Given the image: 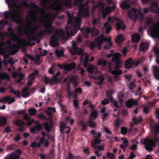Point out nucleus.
<instances>
[{
  "label": "nucleus",
  "instance_id": "34",
  "mask_svg": "<svg viewBox=\"0 0 159 159\" xmlns=\"http://www.w3.org/2000/svg\"><path fill=\"white\" fill-rule=\"evenodd\" d=\"M121 55L120 53L116 52L113 55L112 61L113 62H117L120 61V57Z\"/></svg>",
  "mask_w": 159,
  "mask_h": 159
},
{
  "label": "nucleus",
  "instance_id": "28",
  "mask_svg": "<svg viewBox=\"0 0 159 159\" xmlns=\"http://www.w3.org/2000/svg\"><path fill=\"white\" fill-rule=\"evenodd\" d=\"M80 30L82 32L84 31L83 33V35L86 38L89 37V33H91L90 29L89 27L86 28L85 29L82 28Z\"/></svg>",
  "mask_w": 159,
  "mask_h": 159
},
{
  "label": "nucleus",
  "instance_id": "32",
  "mask_svg": "<svg viewBox=\"0 0 159 159\" xmlns=\"http://www.w3.org/2000/svg\"><path fill=\"white\" fill-rule=\"evenodd\" d=\"M90 30L91 34L92 37H95L99 34V30L95 27H93Z\"/></svg>",
  "mask_w": 159,
  "mask_h": 159
},
{
  "label": "nucleus",
  "instance_id": "5",
  "mask_svg": "<svg viewBox=\"0 0 159 159\" xmlns=\"http://www.w3.org/2000/svg\"><path fill=\"white\" fill-rule=\"evenodd\" d=\"M27 26L29 30H25L24 33L25 35L27 37L28 40L30 41H36L37 39V37L34 36V34L39 28V25H36L34 27H32L31 23H29L27 24Z\"/></svg>",
  "mask_w": 159,
  "mask_h": 159
},
{
  "label": "nucleus",
  "instance_id": "1",
  "mask_svg": "<svg viewBox=\"0 0 159 159\" xmlns=\"http://www.w3.org/2000/svg\"><path fill=\"white\" fill-rule=\"evenodd\" d=\"M9 7L13 9L10 10L9 12L8 11L4 12V16L5 19L10 18L11 20L16 23L21 24L22 20L19 17V12L18 10L20 8V6H18L17 0H6Z\"/></svg>",
  "mask_w": 159,
  "mask_h": 159
},
{
  "label": "nucleus",
  "instance_id": "57",
  "mask_svg": "<svg viewBox=\"0 0 159 159\" xmlns=\"http://www.w3.org/2000/svg\"><path fill=\"white\" fill-rule=\"evenodd\" d=\"M43 125L44 126L45 130L48 132H50V126L48 122H46L43 124Z\"/></svg>",
  "mask_w": 159,
  "mask_h": 159
},
{
  "label": "nucleus",
  "instance_id": "50",
  "mask_svg": "<svg viewBox=\"0 0 159 159\" xmlns=\"http://www.w3.org/2000/svg\"><path fill=\"white\" fill-rule=\"evenodd\" d=\"M10 92L11 93H13L15 95H17L19 98L20 97V93L19 91H15L13 89H11L10 90Z\"/></svg>",
  "mask_w": 159,
  "mask_h": 159
},
{
  "label": "nucleus",
  "instance_id": "61",
  "mask_svg": "<svg viewBox=\"0 0 159 159\" xmlns=\"http://www.w3.org/2000/svg\"><path fill=\"white\" fill-rule=\"evenodd\" d=\"M89 126L91 128H94L96 126V123L93 121L92 119H90L89 121Z\"/></svg>",
  "mask_w": 159,
  "mask_h": 159
},
{
  "label": "nucleus",
  "instance_id": "63",
  "mask_svg": "<svg viewBox=\"0 0 159 159\" xmlns=\"http://www.w3.org/2000/svg\"><path fill=\"white\" fill-rule=\"evenodd\" d=\"M107 157L111 158V159H115L114 154L113 153L108 152L107 154Z\"/></svg>",
  "mask_w": 159,
  "mask_h": 159
},
{
  "label": "nucleus",
  "instance_id": "24",
  "mask_svg": "<svg viewBox=\"0 0 159 159\" xmlns=\"http://www.w3.org/2000/svg\"><path fill=\"white\" fill-rule=\"evenodd\" d=\"M131 6L129 0H125L121 3L120 6L122 9H129Z\"/></svg>",
  "mask_w": 159,
  "mask_h": 159
},
{
  "label": "nucleus",
  "instance_id": "30",
  "mask_svg": "<svg viewBox=\"0 0 159 159\" xmlns=\"http://www.w3.org/2000/svg\"><path fill=\"white\" fill-rule=\"evenodd\" d=\"M51 31L50 30H45L38 32L37 35L40 37H43V36L46 35V34H51Z\"/></svg>",
  "mask_w": 159,
  "mask_h": 159
},
{
  "label": "nucleus",
  "instance_id": "60",
  "mask_svg": "<svg viewBox=\"0 0 159 159\" xmlns=\"http://www.w3.org/2000/svg\"><path fill=\"white\" fill-rule=\"evenodd\" d=\"M36 110L34 108H31L28 110V112L30 115L33 116L35 114Z\"/></svg>",
  "mask_w": 159,
  "mask_h": 159
},
{
  "label": "nucleus",
  "instance_id": "44",
  "mask_svg": "<svg viewBox=\"0 0 159 159\" xmlns=\"http://www.w3.org/2000/svg\"><path fill=\"white\" fill-rule=\"evenodd\" d=\"M104 26L106 28V33L107 34H108L111 30V26L108 23V22H105L104 24Z\"/></svg>",
  "mask_w": 159,
  "mask_h": 159
},
{
  "label": "nucleus",
  "instance_id": "4",
  "mask_svg": "<svg viewBox=\"0 0 159 159\" xmlns=\"http://www.w3.org/2000/svg\"><path fill=\"white\" fill-rule=\"evenodd\" d=\"M152 20L151 19H148L144 23L145 26L149 28V32L152 37L159 38V24H157L151 26Z\"/></svg>",
  "mask_w": 159,
  "mask_h": 159
},
{
  "label": "nucleus",
  "instance_id": "37",
  "mask_svg": "<svg viewBox=\"0 0 159 159\" xmlns=\"http://www.w3.org/2000/svg\"><path fill=\"white\" fill-rule=\"evenodd\" d=\"M90 133L93 135V137L96 138L95 139H100L101 137L102 134L99 132H96L95 130L92 129Z\"/></svg>",
  "mask_w": 159,
  "mask_h": 159
},
{
  "label": "nucleus",
  "instance_id": "21",
  "mask_svg": "<svg viewBox=\"0 0 159 159\" xmlns=\"http://www.w3.org/2000/svg\"><path fill=\"white\" fill-rule=\"evenodd\" d=\"M158 5L156 2H153L151 4L150 7V10L153 13L157 14L159 13V10L157 9Z\"/></svg>",
  "mask_w": 159,
  "mask_h": 159
},
{
  "label": "nucleus",
  "instance_id": "2",
  "mask_svg": "<svg viewBox=\"0 0 159 159\" xmlns=\"http://www.w3.org/2000/svg\"><path fill=\"white\" fill-rule=\"evenodd\" d=\"M69 19L66 27L68 36H72L80 29L81 24V19L79 17H74L68 11L67 13Z\"/></svg>",
  "mask_w": 159,
  "mask_h": 159
},
{
  "label": "nucleus",
  "instance_id": "36",
  "mask_svg": "<svg viewBox=\"0 0 159 159\" xmlns=\"http://www.w3.org/2000/svg\"><path fill=\"white\" fill-rule=\"evenodd\" d=\"M29 88L28 87H26L24 88L22 92V96L24 97H27L30 94L29 92Z\"/></svg>",
  "mask_w": 159,
  "mask_h": 159
},
{
  "label": "nucleus",
  "instance_id": "58",
  "mask_svg": "<svg viewBox=\"0 0 159 159\" xmlns=\"http://www.w3.org/2000/svg\"><path fill=\"white\" fill-rule=\"evenodd\" d=\"M105 110L106 108L105 107L102 108L101 110L102 116V117H106L108 115V114L105 112Z\"/></svg>",
  "mask_w": 159,
  "mask_h": 159
},
{
  "label": "nucleus",
  "instance_id": "23",
  "mask_svg": "<svg viewBox=\"0 0 159 159\" xmlns=\"http://www.w3.org/2000/svg\"><path fill=\"white\" fill-rule=\"evenodd\" d=\"M89 55L87 54H86L85 55L84 58V59L82 56L81 57L80 60L83 63V65L84 67L88 66V63L89 61Z\"/></svg>",
  "mask_w": 159,
  "mask_h": 159
},
{
  "label": "nucleus",
  "instance_id": "43",
  "mask_svg": "<svg viewBox=\"0 0 159 159\" xmlns=\"http://www.w3.org/2000/svg\"><path fill=\"white\" fill-rule=\"evenodd\" d=\"M132 119L133 121H134V123L136 124H139L142 121V118L141 116L139 118L133 116Z\"/></svg>",
  "mask_w": 159,
  "mask_h": 159
},
{
  "label": "nucleus",
  "instance_id": "35",
  "mask_svg": "<svg viewBox=\"0 0 159 159\" xmlns=\"http://www.w3.org/2000/svg\"><path fill=\"white\" fill-rule=\"evenodd\" d=\"M153 72L156 79L159 80V67L155 66L154 67Z\"/></svg>",
  "mask_w": 159,
  "mask_h": 159
},
{
  "label": "nucleus",
  "instance_id": "9",
  "mask_svg": "<svg viewBox=\"0 0 159 159\" xmlns=\"http://www.w3.org/2000/svg\"><path fill=\"white\" fill-rule=\"evenodd\" d=\"M116 21V29L117 30L122 29L124 30L125 27V26L124 25V22L122 20L119 19L117 17L112 18L109 17L108 18L107 21L106 22L109 23H112Z\"/></svg>",
  "mask_w": 159,
  "mask_h": 159
},
{
  "label": "nucleus",
  "instance_id": "26",
  "mask_svg": "<svg viewBox=\"0 0 159 159\" xmlns=\"http://www.w3.org/2000/svg\"><path fill=\"white\" fill-rule=\"evenodd\" d=\"M122 71L119 70H116L112 71L111 73L114 75V78L116 80L119 79V75L122 74Z\"/></svg>",
  "mask_w": 159,
  "mask_h": 159
},
{
  "label": "nucleus",
  "instance_id": "51",
  "mask_svg": "<svg viewBox=\"0 0 159 159\" xmlns=\"http://www.w3.org/2000/svg\"><path fill=\"white\" fill-rule=\"evenodd\" d=\"M7 120L5 117H0V126L4 125L7 123Z\"/></svg>",
  "mask_w": 159,
  "mask_h": 159
},
{
  "label": "nucleus",
  "instance_id": "3",
  "mask_svg": "<svg viewBox=\"0 0 159 159\" xmlns=\"http://www.w3.org/2000/svg\"><path fill=\"white\" fill-rule=\"evenodd\" d=\"M73 4L78 6V15L80 17H86L89 16L88 1L84 4L83 3V0H74Z\"/></svg>",
  "mask_w": 159,
  "mask_h": 159
},
{
  "label": "nucleus",
  "instance_id": "15",
  "mask_svg": "<svg viewBox=\"0 0 159 159\" xmlns=\"http://www.w3.org/2000/svg\"><path fill=\"white\" fill-rule=\"evenodd\" d=\"M15 124L19 127V130L20 131H24L25 129L26 124L22 120H17L15 121Z\"/></svg>",
  "mask_w": 159,
  "mask_h": 159
},
{
  "label": "nucleus",
  "instance_id": "17",
  "mask_svg": "<svg viewBox=\"0 0 159 159\" xmlns=\"http://www.w3.org/2000/svg\"><path fill=\"white\" fill-rule=\"evenodd\" d=\"M21 153L20 150L17 149L15 152L11 153L9 157H7L5 159H19V155Z\"/></svg>",
  "mask_w": 159,
  "mask_h": 159
},
{
  "label": "nucleus",
  "instance_id": "19",
  "mask_svg": "<svg viewBox=\"0 0 159 159\" xmlns=\"http://www.w3.org/2000/svg\"><path fill=\"white\" fill-rule=\"evenodd\" d=\"M52 22L49 20L45 23L44 25V27L46 29L45 30H50L52 32L51 34L53 32L54 29V27L52 26Z\"/></svg>",
  "mask_w": 159,
  "mask_h": 159
},
{
  "label": "nucleus",
  "instance_id": "41",
  "mask_svg": "<svg viewBox=\"0 0 159 159\" xmlns=\"http://www.w3.org/2000/svg\"><path fill=\"white\" fill-rule=\"evenodd\" d=\"M98 36H101L99 39V40L102 42V43L103 42H107L108 43L111 42V39L110 38H104V35L102 34H100Z\"/></svg>",
  "mask_w": 159,
  "mask_h": 159
},
{
  "label": "nucleus",
  "instance_id": "7",
  "mask_svg": "<svg viewBox=\"0 0 159 159\" xmlns=\"http://www.w3.org/2000/svg\"><path fill=\"white\" fill-rule=\"evenodd\" d=\"M129 18L135 22L139 17L141 20H143L144 18V15L140 8L136 9L133 8L130 10L128 13Z\"/></svg>",
  "mask_w": 159,
  "mask_h": 159
},
{
  "label": "nucleus",
  "instance_id": "31",
  "mask_svg": "<svg viewBox=\"0 0 159 159\" xmlns=\"http://www.w3.org/2000/svg\"><path fill=\"white\" fill-rule=\"evenodd\" d=\"M149 45V43L147 41L146 42L140 44L139 49L143 51H146L147 50Z\"/></svg>",
  "mask_w": 159,
  "mask_h": 159
},
{
  "label": "nucleus",
  "instance_id": "45",
  "mask_svg": "<svg viewBox=\"0 0 159 159\" xmlns=\"http://www.w3.org/2000/svg\"><path fill=\"white\" fill-rule=\"evenodd\" d=\"M107 62L105 60H103L102 59L98 60L97 62V65L104 66L107 65Z\"/></svg>",
  "mask_w": 159,
  "mask_h": 159
},
{
  "label": "nucleus",
  "instance_id": "49",
  "mask_svg": "<svg viewBox=\"0 0 159 159\" xmlns=\"http://www.w3.org/2000/svg\"><path fill=\"white\" fill-rule=\"evenodd\" d=\"M1 46L0 47V49L1 50H6L8 48L6 45V43L4 42H1L0 43Z\"/></svg>",
  "mask_w": 159,
  "mask_h": 159
},
{
  "label": "nucleus",
  "instance_id": "33",
  "mask_svg": "<svg viewBox=\"0 0 159 159\" xmlns=\"http://www.w3.org/2000/svg\"><path fill=\"white\" fill-rule=\"evenodd\" d=\"M25 43H18L16 44H13V47L14 48L16 49L15 52L14 54H15L16 52H17L18 50V49L20 47H23L24 46H27Z\"/></svg>",
  "mask_w": 159,
  "mask_h": 159
},
{
  "label": "nucleus",
  "instance_id": "10",
  "mask_svg": "<svg viewBox=\"0 0 159 159\" xmlns=\"http://www.w3.org/2000/svg\"><path fill=\"white\" fill-rule=\"evenodd\" d=\"M99 4H101L102 6L100 9V11L102 12L103 19H105L106 16L107 15L110 14L114 10L116 6V5H113L112 6H107L106 8H104V4L102 3H100Z\"/></svg>",
  "mask_w": 159,
  "mask_h": 159
},
{
  "label": "nucleus",
  "instance_id": "8",
  "mask_svg": "<svg viewBox=\"0 0 159 159\" xmlns=\"http://www.w3.org/2000/svg\"><path fill=\"white\" fill-rule=\"evenodd\" d=\"M159 142V138L155 137L154 139L147 138L144 139L143 143L145 146V149L148 151H150L153 150L152 146H155L157 142Z\"/></svg>",
  "mask_w": 159,
  "mask_h": 159
},
{
  "label": "nucleus",
  "instance_id": "40",
  "mask_svg": "<svg viewBox=\"0 0 159 159\" xmlns=\"http://www.w3.org/2000/svg\"><path fill=\"white\" fill-rule=\"evenodd\" d=\"M132 41L134 42H138L140 40V36L138 34H134L131 35Z\"/></svg>",
  "mask_w": 159,
  "mask_h": 159
},
{
  "label": "nucleus",
  "instance_id": "20",
  "mask_svg": "<svg viewBox=\"0 0 159 159\" xmlns=\"http://www.w3.org/2000/svg\"><path fill=\"white\" fill-rule=\"evenodd\" d=\"M134 63L131 58H130L125 61V67L127 69H129L134 65Z\"/></svg>",
  "mask_w": 159,
  "mask_h": 159
},
{
  "label": "nucleus",
  "instance_id": "22",
  "mask_svg": "<svg viewBox=\"0 0 159 159\" xmlns=\"http://www.w3.org/2000/svg\"><path fill=\"white\" fill-rule=\"evenodd\" d=\"M23 117L24 120L27 122V125L28 127L30 126L34 122V119L30 117L26 114H24Z\"/></svg>",
  "mask_w": 159,
  "mask_h": 159
},
{
  "label": "nucleus",
  "instance_id": "11",
  "mask_svg": "<svg viewBox=\"0 0 159 159\" xmlns=\"http://www.w3.org/2000/svg\"><path fill=\"white\" fill-rule=\"evenodd\" d=\"M72 47L69 50L70 53L72 54L82 55L83 53V50L81 48L77 47V44L75 41L73 40L72 42Z\"/></svg>",
  "mask_w": 159,
  "mask_h": 159
},
{
  "label": "nucleus",
  "instance_id": "39",
  "mask_svg": "<svg viewBox=\"0 0 159 159\" xmlns=\"http://www.w3.org/2000/svg\"><path fill=\"white\" fill-rule=\"evenodd\" d=\"M102 141V140L100 139H95L94 141H92L91 142V146L94 147L96 146L95 145L96 144H100Z\"/></svg>",
  "mask_w": 159,
  "mask_h": 159
},
{
  "label": "nucleus",
  "instance_id": "55",
  "mask_svg": "<svg viewBox=\"0 0 159 159\" xmlns=\"http://www.w3.org/2000/svg\"><path fill=\"white\" fill-rule=\"evenodd\" d=\"M8 77V75L6 72L0 73V78L1 79H7Z\"/></svg>",
  "mask_w": 159,
  "mask_h": 159
},
{
  "label": "nucleus",
  "instance_id": "42",
  "mask_svg": "<svg viewBox=\"0 0 159 159\" xmlns=\"http://www.w3.org/2000/svg\"><path fill=\"white\" fill-rule=\"evenodd\" d=\"M63 5L67 7L71 8L72 6V0H65Z\"/></svg>",
  "mask_w": 159,
  "mask_h": 159
},
{
  "label": "nucleus",
  "instance_id": "38",
  "mask_svg": "<svg viewBox=\"0 0 159 159\" xmlns=\"http://www.w3.org/2000/svg\"><path fill=\"white\" fill-rule=\"evenodd\" d=\"M124 40V39L121 34H119L116 38L115 41L117 44H120Z\"/></svg>",
  "mask_w": 159,
  "mask_h": 159
},
{
  "label": "nucleus",
  "instance_id": "47",
  "mask_svg": "<svg viewBox=\"0 0 159 159\" xmlns=\"http://www.w3.org/2000/svg\"><path fill=\"white\" fill-rule=\"evenodd\" d=\"M98 113L96 111H93L92 112L90 115V119L93 120V119H96L98 116Z\"/></svg>",
  "mask_w": 159,
  "mask_h": 159
},
{
  "label": "nucleus",
  "instance_id": "59",
  "mask_svg": "<svg viewBox=\"0 0 159 159\" xmlns=\"http://www.w3.org/2000/svg\"><path fill=\"white\" fill-rule=\"evenodd\" d=\"M30 146L31 147L34 148L36 147L39 148L41 146V143H37L35 142H34L31 143Z\"/></svg>",
  "mask_w": 159,
  "mask_h": 159
},
{
  "label": "nucleus",
  "instance_id": "6",
  "mask_svg": "<svg viewBox=\"0 0 159 159\" xmlns=\"http://www.w3.org/2000/svg\"><path fill=\"white\" fill-rule=\"evenodd\" d=\"M59 0H41V3L43 6H46L47 3L52 2V4L51 5L50 8L57 13H59L63 9V6L59 4Z\"/></svg>",
  "mask_w": 159,
  "mask_h": 159
},
{
  "label": "nucleus",
  "instance_id": "52",
  "mask_svg": "<svg viewBox=\"0 0 159 159\" xmlns=\"http://www.w3.org/2000/svg\"><path fill=\"white\" fill-rule=\"evenodd\" d=\"M127 84L128 87L130 89H133L135 87V85L133 82L129 81Z\"/></svg>",
  "mask_w": 159,
  "mask_h": 159
},
{
  "label": "nucleus",
  "instance_id": "13",
  "mask_svg": "<svg viewBox=\"0 0 159 159\" xmlns=\"http://www.w3.org/2000/svg\"><path fill=\"white\" fill-rule=\"evenodd\" d=\"M101 36H98L95 39L94 41H92L89 43V48L93 50L96 47H99L102 44V42L99 40Z\"/></svg>",
  "mask_w": 159,
  "mask_h": 159
},
{
  "label": "nucleus",
  "instance_id": "46",
  "mask_svg": "<svg viewBox=\"0 0 159 159\" xmlns=\"http://www.w3.org/2000/svg\"><path fill=\"white\" fill-rule=\"evenodd\" d=\"M152 129L154 132L157 134L159 133V124L157 123L154 126L152 127Z\"/></svg>",
  "mask_w": 159,
  "mask_h": 159
},
{
  "label": "nucleus",
  "instance_id": "14",
  "mask_svg": "<svg viewBox=\"0 0 159 159\" xmlns=\"http://www.w3.org/2000/svg\"><path fill=\"white\" fill-rule=\"evenodd\" d=\"M57 67H60L61 70L64 68L65 70L69 71L74 69L75 67V64L74 63H72L66 65L64 66L58 64L57 65Z\"/></svg>",
  "mask_w": 159,
  "mask_h": 159
},
{
  "label": "nucleus",
  "instance_id": "12",
  "mask_svg": "<svg viewBox=\"0 0 159 159\" xmlns=\"http://www.w3.org/2000/svg\"><path fill=\"white\" fill-rule=\"evenodd\" d=\"M34 123L36 124L34 127L30 128V132L32 134H36L37 131L39 132L43 129L42 125L38 121H35Z\"/></svg>",
  "mask_w": 159,
  "mask_h": 159
},
{
  "label": "nucleus",
  "instance_id": "53",
  "mask_svg": "<svg viewBox=\"0 0 159 159\" xmlns=\"http://www.w3.org/2000/svg\"><path fill=\"white\" fill-rule=\"evenodd\" d=\"M9 34L7 32H0V37L4 39L6 37L8 36Z\"/></svg>",
  "mask_w": 159,
  "mask_h": 159
},
{
  "label": "nucleus",
  "instance_id": "16",
  "mask_svg": "<svg viewBox=\"0 0 159 159\" xmlns=\"http://www.w3.org/2000/svg\"><path fill=\"white\" fill-rule=\"evenodd\" d=\"M95 75H98L95 76V78L99 81L97 82V84L98 85H100L103 83L104 80V78L102 75V73L98 70H96L95 72Z\"/></svg>",
  "mask_w": 159,
  "mask_h": 159
},
{
  "label": "nucleus",
  "instance_id": "54",
  "mask_svg": "<svg viewBox=\"0 0 159 159\" xmlns=\"http://www.w3.org/2000/svg\"><path fill=\"white\" fill-rule=\"evenodd\" d=\"M73 104L74 108L76 109H79V101L78 99H75L73 101Z\"/></svg>",
  "mask_w": 159,
  "mask_h": 159
},
{
  "label": "nucleus",
  "instance_id": "29",
  "mask_svg": "<svg viewBox=\"0 0 159 159\" xmlns=\"http://www.w3.org/2000/svg\"><path fill=\"white\" fill-rule=\"evenodd\" d=\"M95 149H97L98 150H95V153L97 155V157H99L101 156V154H99L98 152L99 151H102L104 149V147L103 145H98L95 146L94 147Z\"/></svg>",
  "mask_w": 159,
  "mask_h": 159
},
{
  "label": "nucleus",
  "instance_id": "25",
  "mask_svg": "<svg viewBox=\"0 0 159 159\" xmlns=\"http://www.w3.org/2000/svg\"><path fill=\"white\" fill-rule=\"evenodd\" d=\"M58 39L57 37L55 35H52V40L50 42V45L52 47H55L58 44L57 40Z\"/></svg>",
  "mask_w": 159,
  "mask_h": 159
},
{
  "label": "nucleus",
  "instance_id": "64",
  "mask_svg": "<svg viewBox=\"0 0 159 159\" xmlns=\"http://www.w3.org/2000/svg\"><path fill=\"white\" fill-rule=\"evenodd\" d=\"M127 132V130L126 128L123 127L121 129V133L124 135H125L126 134Z\"/></svg>",
  "mask_w": 159,
  "mask_h": 159
},
{
  "label": "nucleus",
  "instance_id": "27",
  "mask_svg": "<svg viewBox=\"0 0 159 159\" xmlns=\"http://www.w3.org/2000/svg\"><path fill=\"white\" fill-rule=\"evenodd\" d=\"M35 77V75L34 73L32 72L30 74L28 78L27 83L28 86H30L32 85L34 81Z\"/></svg>",
  "mask_w": 159,
  "mask_h": 159
},
{
  "label": "nucleus",
  "instance_id": "48",
  "mask_svg": "<svg viewBox=\"0 0 159 159\" xmlns=\"http://www.w3.org/2000/svg\"><path fill=\"white\" fill-rule=\"evenodd\" d=\"M55 52L57 57H63L64 55L63 52L62 50H58L56 49Z\"/></svg>",
  "mask_w": 159,
  "mask_h": 159
},
{
  "label": "nucleus",
  "instance_id": "56",
  "mask_svg": "<svg viewBox=\"0 0 159 159\" xmlns=\"http://www.w3.org/2000/svg\"><path fill=\"white\" fill-rule=\"evenodd\" d=\"M125 105L126 106L130 108L133 106V104H132L131 99H130L127 100L125 103Z\"/></svg>",
  "mask_w": 159,
  "mask_h": 159
},
{
  "label": "nucleus",
  "instance_id": "62",
  "mask_svg": "<svg viewBox=\"0 0 159 159\" xmlns=\"http://www.w3.org/2000/svg\"><path fill=\"white\" fill-rule=\"evenodd\" d=\"M154 51L156 55H155V56H157V57L156 58V61L157 63V59H159V49L154 48Z\"/></svg>",
  "mask_w": 159,
  "mask_h": 159
},
{
  "label": "nucleus",
  "instance_id": "18",
  "mask_svg": "<svg viewBox=\"0 0 159 159\" xmlns=\"http://www.w3.org/2000/svg\"><path fill=\"white\" fill-rule=\"evenodd\" d=\"M15 101V99L12 98H11L10 96H8L4 97L2 99V102L0 100V102H2L3 103H5V102H8L9 104H11L12 103H13Z\"/></svg>",
  "mask_w": 159,
  "mask_h": 159
}]
</instances>
